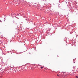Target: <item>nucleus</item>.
Masks as SVG:
<instances>
[{"mask_svg":"<svg viewBox=\"0 0 78 78\" xmlns=\"http://www.w3.org/2000/svg\"><path fill=\"white\" fill-rule=\"evenodd\" d=\"M46 12L48 13V14L49 12H50V11H49V10L47 11Z\"/></svg>","mask_w":78,"mask_h":78,"instance_id":"1","label":"nucleus"},{"mask_svg":"<svg viewBox=\"0 0 78 78\" xmlns=\"http://www.w3.org/2000/svg\"><path fill=\"white\" fill-rule=\"evenodd\" d=\"M44 66H41V70H42L44 68Z\"/></svg>","mask_w":78,"mask_h":78,"instance_id":"2","label":"nucleus"},{"mask_svg":"<svg viewBox=\"0 0 78 78\" xmlns=\"http://www.w3.org/2000/svg\"><path fill=\"white\" fill-rule=\"evenodd\" d=\"M76 78H78V76H76Z\"/></svg>","mask_w":78,"mask_h":78,"instance_id":"3","label":"nucleus"},{"mask_svg":"<svg viewBox=\"0 0 78 78\" xmlns=\"http://www.w3.org/2000/svg\"><path fill=\"white\" fill-rule=\"evenodd\" d=\"M57 76H59V75H58V74H57Z\"/></svg>","mask_w":78,"mask_h":78,"instance_id":"4","label":"nucleus"},{"mask_svg":"<svg viewBox=\"0 0 78 78\" xmlns=\"http://www.w3.org/2000/svg\"><path fill=\"white\" fill-rule=\"evenodd\" d=\"M74 69H73L72 70V71H74Z\"/></svg>","mask_w":78,"mask_h":78,"instance_id":"5","label":"nucleus"},{"mask_svg":"<svg viewBox=\"0 0 78 78\" xmlns=\"http://www.w3.org/2000/svg\"><path fill=\"white\" fill-rule=\"evenodd\" d=\"M62 73H64V72H63Z\"/></svg>","mask_w":78,"mask_h":78,"instance_id":"6","label":"nucleus"}]
</instances>
